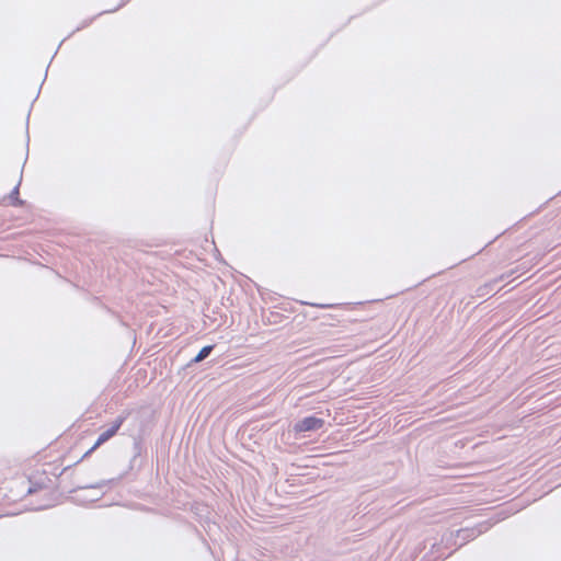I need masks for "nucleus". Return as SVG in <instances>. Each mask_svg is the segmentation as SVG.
<instances>
[{
  "label": "nucleus",
  "mask_w": 561,
  "mask_h": 561,
  "mask_svg": "<svg viewBox=\"0 0 561 561\" xmlns=\"http://www.w3.org/2000/svg\"><path fill=\"white\" fill-rule=\"evenodd\" d=\"M282 317L283 314H280L279 312H270L266 319L268 323H278V319Z\"/></svg>",
  "instance_id": "ddd939ff"
},
{
  "label": "nucleus",
  "mask_w": 561,
  "mask_h": 561,
  "mask_svg": "<svg viewBox=\"0 0 561 561\" xmlns=\"http://www.w3.org/2000/svg\"><path fill=\"white\" fill-rule=\"evenodd\" d=\"M304 305H308L311 307L322 308V309H330V308H341V309H355L357 306H362L363 302L357 304H312V302H302Z\"/></svg>",
  "instance_id": "6e6552de"
},
{
  "label": "nucleus",
  "mask_w": 561,
  "mask_h": 561,
  "mask_svg": "<svg viewBox=\"0 0 561 561\" xmlns=\"http://www.w3.org/2000/svg\"><path fill=\"white\" fill-rule=\"evenodd\" d=\"M324 321L320 323L321 327H334L336 323L340 322V320L336 318V316L333 314H327L323 317Z\"/></svg>",
  "instance_id": "9b49d317"
},
{
  "label": "nucleus",
  "mask_w": 561,
  "mask_h": 561,
  "mask_svg": "<svg viewBox=\"0 0 561 561\" xmlns=\"http://www.w3.org/2000/svg\"><path fill=\"white\" fill-rule=\"evenodd\" d=\"M215 345H206L201 348L195 357H193L185 366V368L192 367L194 364L201 363L206 359L214 351Z\"/></svg>",
  "instance_id": "0eeeda50"
},
{
  "label": "nucleus",
  "mask_w": 561,
  "mask_h": 561,
  "mask_svg": "<svg viewBox=\"0 0 561 561\" xmlns=\"http://www.w3.org/2000/svg\"><path fill=\"white\" fill-rule=\"evenodd\" d=\"M27 484L26 494L35 493L45 486L44 483L33 482L31 479H28Z\"/></svg>",
  "instance_id": "f8f14e48"
},
{
  "label": "nucleus",
  "mask_w": 561,
  "mask_h": 561,
  "mask_svg": "<svg viewBox=\"0 0 561 561\" xmlns=\"http://www.w3.org/2000/svg\"><path fill=\"white\" fill-rule=\"evenodd\" d=\"M144 453V444L140 437H135L133 442V458L130 460V468H133L134 461L140 457Z\"/></svg>",
  "instance_id": "9d476101"
},
{
  "label": "nucleus",
  "mask_w": 561,
  "mask_h": 561,
  "mask_svg": "<svg viewBox=\"0 0 561 561\" xmlns=\"http://www.w3.org/2000/svg\"><path fill=\"white\" fill-rule=\"evenodd\" d=\"M126 417H127L126 415H118L116 417V420L112 423V425L106 431H104L102 434H100V436L98 437V439L94 443V445L90 449H88L81 456V458L78 459L73 465H69V466L65 467L59 472V476L66 474L72 467L77 466L78 463H80L84 459L89 458L101 445H103L108 439L114 437L117 434V432L119 431V428L122 427V425L124 424V422L126 421Z\"/></svg>",
  "instance_id": "f257e3e1"
},
{
  "label": "nucleus",
  "mask_w": 561,
  "mask_h": 561,
  "mask_svg": "<svg viewBox=\"0 0 561 561\" xmlns=\"http://www.w3.org/2000/svg\"><path fill=\"white\" fill-rule=\"evenodd\" d=\"M508 276H510V275H505V274H503V275H501L500 277L494 278V279H492V280H490V282H488V283H485V284H483V285L479 286V287L476 289V296H477V297L482 298V297H485V296L490 295V294L494 290V288H495L496 284H497L499 282H501V280H504V279H505L506 277H508Z\"/></svg>",
  "instance_id": "39448f33"
},
{
  "label": "nucleus",
  "mask_w": 561,
  "mask_h": 561,
  "mask_svg": "<svg viewBox=\"0 0 561 561\" xmlns=\"http://www.w3.org/2000/svg\"><path fill=\"white\" fill-rule=\"evenodd\" d=\"M325 422L323 419L314 415L306 416L294 424L295 433L314 432L324 426Z\"/></svg>",
  "instance_id": "7ed1b4c3"
},
{
  "label": "nucleus",
  "mask_w": 561,
  "mask_h": 561,
  "mask_svg": "<svg viewBox=\"0 0 561 561\" xmlns=\"http://www.w3.org/2000/svg\"><path fill=\"white\" fill-rule=\"evenodd\" d=\"M94 19H95V16L84 20L81 25H79L75 31H72V33H76L78 31H81V30L88 27L93 22Z\"/></svg>",
  "instance_id": "4468645a"
},
{
  "label": "nucleus",
  "mask_w": 561,
  "mask_h": 561,
  "mask_svg": "<svg viewBox=\"0 0 561 561\" xmlns=\"http://www.w3.org/2000/svg\"><path fill=\"white\" fill-rule=\"evenodd\" d=\"M193 529L205 541V539L203 538L201 531L195 526H193Z\"/></svg>",
  "instance_id": "2eb2a0df"
},
{
  "label": "nucleus",
  "mask_w": 561,
  "mask_h": 561,
  "mask_svg": "<svg viewBox=\"0 0 561 561\" xmlns=\"http://www.w3.org/2000/svg\"><path fill=\"white\" fill-rule=\"evenodd\" d=\"M114 481H115V479H110V480H101L99 482L91 483V484L77 485L73 489L69 490V493H73L78 490H85V489H102L106 485L114 483Z\"/></svg>",
  "instance_id": "1a4fd4ad"
},
{
  "label": "nucleus",
  "mask_w": 561,
  "mask_h": 561,
  "mask_svg": "<svg viewBox=\"0 0 561 561\" xmlns=\"http://www.w3.org/2000/svg\"><path fill=\"white\" fill-rule=\"evenodd\" d=\"M490 525L486 522L480 523L474 527L460 528L456 531L455 537L460 539L459 547L463 546L470 540H473L478 536L482 535L489 529ZM454 537V534H449V538L446 539L448 542Z\"/></svg>",
  "instance_id": "f03ea898"
},
{
  "label": "nucleus",
  "mask_w": 561,
  "mask_h": 561,
  "mask_svg": "<svg viewBox=\"0 0 561 561\" xmlns=\"http://www.w3.org/2000/svg\"><path fill=\"white\" fill-rule=\"evenodd\" d=\"M124 4H125V2L118 4V7H116L114 10H110L108 12H114V11L118 10L119 8H122Z\"/></svg>",
  "instance_id": "dca6fc26"
},
{
  "label": "nucleus",
  "mask_w": 561,
  "mask_h": 561,
  "mask_svg": "<svg viewBox=\"0 0 561 561\" xmlns=\"http://www.w3.org/2000/svg\"><path fill=\"white\" fill-rule=\"evenodd\" d=\"M22 182V175L20 176V180L18 184L13 187V190L10 192V194L7 196L9 204L14 207H22L25 204V201L20 198V185Z\"/></svg>",
  "instance_id": "423d86ee"
},
{
  "label": "nucleus",
  "mask_w": 561,
  "mask_h": 561,
  "mask_svg": "<svg viewBox=\"0 0 561 561\" xmlns=\"http://www.w3.org/2000/svg\"><path fill=\"white\" fill-rule=\"evenodd\" d=\"M192 512L198 518L207 533L210 531L211 525H216L211 519L213 512L207 504L204 503H194L192 505Z\"/></svg>",
  "instance_id": "20e7f679"
}]
</instances>
